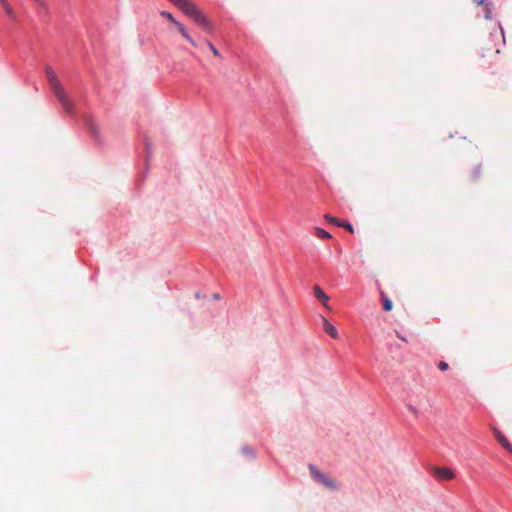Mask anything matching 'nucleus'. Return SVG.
I'll list each match as a JSON object with an SVG mask.
<instances>
[{"label":"nucleus","mask_w":512,"mask_h":512,"mask_svg":"<svg viewBox=\"0 0 512 512\" xmlns=\"http://www.w3.org/2000/svg\"><path fill=\"white\" fill-rule=\"evenodd\" d=\"M311 477L319 484L325 486L329 490L337 489V483L334 479L318 470L314 465H309Z\"/></svg>","instance_id":"4"},{"label":"nucleus","mask_w":512,"mask_h":512,"mask_svg":"<svg viewBox=\"0 0 512 512\" xmlns=\"http://www.w3.org/2000/svg\"><path fill=\"white\" fill-rule=\"evenodd\" d=\"M438 368H439L441 371H446V370L449 368V366H448V364H447L446 362H444V361H440V362L438 363Z\"/></svg>","instance_id":"18"},{"label":"nucleus","mask_w":512,"mask_h":512,"mask_svg":"<svg viewBox=\"0 0 512 512\" xmlns=\"http://www.w3.org/2000/svg\"><path fill=\"white\" fill-rule=\"evenodd\" d=\"M1 6L3 7L4 11L6 12V14L11 17V18H14V12H13V9L12 7L9 5L8 1L6 0L5 2L1 3Z\"/></svg>","instance_id":"12"},{"label":"nucleus","mask_w":512,"mask_h":512,"mask_svg":"<svg viewBox=\"0 0 512 512\" xmlns=\"http://www.w3.org/2000/svg\"><path fill=\"white\" fill-rule=\"evenodd\" d=\"M324 218L326 219V221H327L328 223L333 224V225H335V226H338V227H339L340 225H342V222H341V221H339V219H337L336 217H333V216H331V215H329V214H326V215L324 216Z\"/></svg>","instance_id":"13"},{"label":"nucleus","mask_w":512,"mask_h":512,"mask_svg":"<svg viewBox=\"0 0 512 512\" xmlns=\"http://www.w3.org/2000/svg\"><path fill=\"white\" fill-rule=\"evenodd\" d=\"M5 1H6V0H0V4H1V3H3V2H5Z\"/></svg>","instance_id":"21"},{"label":"nucleus","mask_w":512,"mask_h":512,"mask_svg":"<svg viewBox=\"0 0 512 512\" xmlns=\"http://www.w3.org/2000/svg\"><path fill=\"white\" fill-rule=\"evenodd\" d=\"M205 31L212 30V24L205 14L191 0H169Z\"/></svg>","instance_id":"1"},{"label":"nucleus","mask_w":512,"mask_h":512,"mask_svg":"<svg viewBox=\"0 0 512 512\" xmlns=\"http://www.w3.org/2000/svg\"><path fill=\"white\" fill-rule=\"evenodd\" d=\"M46 77L48 80V83L50 85L51 90L53 91L54 95L62 105L63 110L71 114L74 109V105L69 98L68 94L66 93L64 87L62 86L59 78L57 77L55 71L51 67L45 68Z\"/></svg>","instance_id":"2"},{"label":"nucleus","mask_w":512,"mask_h":512,"mask_svg":"<svg viewBox=\"0 0 512 512\" xmlns=\"http://www.w3.org/2000/svg\"><path fill=\"white\" fill-rule=\"evenodd\" d=\"M207 45H208L210 51L213 53L214 56H216V57L220 56L219 51L217 50V48L211 42L208 41Z\"/></svg>","instance_id":"16"},{"label":"nucleus","mask_w":512,"mask_h":512,"mask_svg":"<svg viewBox=\"0 0 512 512\" xmlns=\"http://www.w3.org/2000/svg\"><path fill=\"white\" fill-rule=\"evenodd\" d=\"M315 235L318 238H322V239H330V238H332L331 234L328 231H326L323 228H319V227L315 229Z\"/></svg>","instance_id":"11"},{"label":"nucleus","mask_w":512,"mask_h":512,"mask_svg":"<svg viewBox=\"0 0 512 512\" xmlns=\"http://www.w3.org/2000/svg\"><path fill=\"white\" fill-rule=\"evenodd\" d=\"M382 302H383V309L385 311L392 310L393 304L392 301L385 295L384 292H381Z\"/></svg>","instance_id":"10"},{"label":"nucleus","mask_w":512,"mask_h":512,"mask_svg":"<svg viewBox=\"0 0 512 512\" xmlns=\"http://www.w3.org/2000/svg\"><path fill=\"white\" fill-rule=\"evenodd\" d=\"M321 320L324 331L333 339H336L338 337L336 328L325 317H322Z\"/></svg>","instance_id":"8"},{"label":"nucleus","mask_w":512,"mask_h":512,"mask_svg":"<svg viewBox=\"0 0 512 512\" xmlns=\"http://www.w3.org/2000/svg\"><path fill=\"white\" fill-rule=\"evenodd\" d=\"M339 227H343L345 228L346 230H348L350 233H353L354 232V229H353V226L348 223V222H342V225H340Z\"/></svg>","instance_id":"17"},{"label":"nucleus","mask_w":512,"mask_h":512,"mask_svg":"<svg viewBox=\"0 0 512 512\" xmlns=\"http://www.w3.org/2000/svg\"><path fill=\"white\" fill-rule=\"evenodd\" d=\"M39 4H43L44 0H35Z\"/></svg>","instance_id":"20"},{"label":"nucleus","mask_w":512,"mask_h":512,"mask_svg":"<svg viewBox=\"0 0 512 512\" xmlns=\"http://www.w3.org/2000/svg\"><path fill=\"white\" fill-rule=\"evenodd\" d=\"M481 174H482V167H481V165L476 166L472 170V172H471L472 178L475 179V180L479 179Z\"/></svg>","instance_id":"14"},{"label":"nucleus","mask_w":512,"mask_h":512,"mask_svg":"<svg viewBox=\"0 0 512 512\" xmlns=\"http://www.w3.org/2000/svg\"><path fill=\"white\" fill-rule=\"evenodd\" d=\"M498 30L504 39L503 29L500 25L494 24L491 31L488 34L482 36L480 40V49L482 52H487L491 54L493 52L494 55H498L500 53L499 48H497V43L499 40Z\"/></svg>","instance_id":"3"},{"label":"nucleus","mask_w":512,"mask_h":512,"mask_svg":"<svg viewBox=\"0 0 512 512\" xmlns=\"http://www.w3.org/2000/svg\"><path fill=\"white\" fill-rule=\"evenodd\" d=\"M160 14H161V16H163L166 19H168L169 21H171L173 24H174V21H177L170 12L162 11Z\"/></svg>","instance_id":"15"},{"label":"nucleus","mask_w":512,"mask_h":512,"mask_svg":"<svg viewBox=\"0 0 512 512\" xmlns=\"http://www.w3.org/2000/svg\"><path fill=\"white\" fill-rule=\"evenodd\" d=\"M473 2L476 4V5H482L485 0H473Z\"/></svg>","instance_id":"19"},{"label":"nucleus","mask_w":512,"mask_h":512,"mask_svg":"<svg viewBox=\"0 0 512 512\" xmlns=\"http://www.w3.org/2000/svg\"><path fill=\"white\" fill-rule=\"evenodd\" d=\"M314 296L326 307L329 308L328 301L329 296L318 286L313 287Z\"/></svg>","instance_id":"7"},{"label":"nucleus","mask_w":512,"mask_h":512,"mask_svg":"<svg viewBox=\"0 0 512 512\" xmlns=\"http://www.w3.org/2000/svg\"><path fill=\"white\" fill-rule=\"evenodd\" d=\"M493 432H494V436L495 438L497 439V441L499 442V444L505 449L507 450L509 453H512V445L511 443L508 441V439L496 428L493 429Z\"/></svg>","instance_id":"6"},{"label":"nucleus","mask_w":512,"mask_h":512,"mask_svg":"<svg viewBox=\"0 0 512 512\" xmlns=\"http://www.w3.org/2000/svg\"><path fill=\"white\" fill-rule=\"evenodd\" d=\"M174 25L176 26L179 33L193 46H196V42L193 40V38L190 36V34L187 32L186 28L183 24H181L178 21H174Z\"/></svg>","instance_id":"9"},{"label":"nucleus","mask_w":512,"mask_h":512,"mask_svg":"<svg viewBox=\"0 0 512 512\" xmlns=\"http://www.w3.org/2000/svg\"><path fill=\"white\" fill-rule=\"evenodd\" d=\"M434 476L439 480H451L455 477L454 472L449 468H433Z\"/></svg>","instance_id":"5"}]
</instances>
